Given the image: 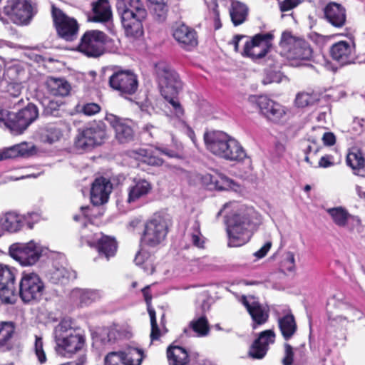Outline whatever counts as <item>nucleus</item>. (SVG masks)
Segmentation results:
<instances>
[{"mask_svg":"<svg viewBox=\"0 0 365 365\" xmlns=\"http://www.w3.org/2000/svg\"><path fill=\"white\" fill-rule=\"evenodd\" d=\"M152 189V184L147 180L134 178L127 189V202L132 204L138 202L145 197Z\"/></svg>","mask_w":365,"mask_h":365,"instance_id":"obj_28","label":"nucleus"},{"mask_svg":"<svg viewBox=\"0 0 365 365\" xmlns=\"http://www.w3.org/2000/svg\"><path fill=\"white\" fill-rule=\"evenodd\" d=\"M327 212L336 226L347 228L350 231L360 232V219L349 214L344 207L339 206L329 208Z\"/></svg>","mask_w":365,"mask_h":365,"instance_id":"obj_19","label":"nucleus"},{"mask_svg":"<svg viewBox=\"0 0 365 365\" xmlns=\"http://www.w3.org/2000/svg\"><path fill=\"white\" fill-rule=\"evenodd\" d=\"M327 21L332 26L341 28L346 22V11L341 5L335 2L329 3L324 9Z\"/></svg>","mask_w":365,"mask_h":365,"instance_id":"obj_31","label":"nucleus"},{"mask_svg":"<svg viewBox=\"0 0 365 365\" xmlns=\"http://www.w3.org/2000/svg\"><path fill=\"white\" fill-rule=\"evenodd\" d=\"M299 4V0H284L280 4V9L282 11L292 9Z\"/></svg>","mask_w":365,"mask_h":365,"instance_id":"obj_62","label":"nucleus"},{"mask_svg":"<svg viewBox=\"0 0 365 365\" xmlns=\"http://www.w3.org/2000/svg\"><path fill=\"white\" fill-rule=\"evenodd\" d=\"M106 35L98 30L86 31L81 37L78 49L91 57H98L103 53Z\"/></svg>","mask_w":365,"mask_h":365,"instance_id":"obj_14","label":"nucleus"},{"mask_svg":"<svg viewBox=\"0 0 365 365\" xmlns=\"http://www.w3.org/2000/svg\"><path fill=\"white\" fill-rule=\"evenodd\" d=\"M246 157V152L240 143L235 138L230 137L222 158L230 161H242Z\"/></svg>","mask_w":365,"mask_h":365,"instance_id":"obj_33","label":"nucleus"},{"mask_svg":"<svg viewBox=\"0 0 365 365\" xmlns=\"http://www.w3.org/2000/svg\"><path fill=\"white\" fill-rule=\"evenodd\" d=\"M330 53L334 60L346 65L354 60V46L351 42L341 41L332 45Z\"/></svg>","mask_w":365,"mask_h":365,"instance_id":"obj_30","label":"nucleus"},{"mask_svg":"<svg viewBox=\"0 0 365 365\" xmlns=\"http://www.w3.org/2000/svg\"><path fill=\"white\" fill-rule=\"evenodd\" d=\"M173 36L186 49H190L197 44L195 31L184 24L177 23L174 25Z\"/></svg>","mask_w":365,"mask_h":365,"instance_id":"obj_29","label":"nucleus"},{"mask_svg":"<svg viewBox=\"0 0 365 365\" xmlns=\"http://www.w3.org/2000/svg\"><path fill=\"white\" fill-rule=\"evenodd\" d=\"M72 277V273L65 267L56 268L52 272V279L55 282H63L64 279Z\"/></svg>","mask_w":365,"mask_h":365,"instance_id":"obj_50","label":"nucleus"},{"mask_svg":"<svg viewBox=\"0 0 365 365\" xmlns=\"http://www.w3.org/2000/svg\"><path fill=\"white\" fill-rule=\"evenodd\" d=\"M168 232V221L161 215H155L145 225L143 240L150 247L160 245Z\"/></svg>","mask_w":365,"mask_h":365,"instance_id":"obj_11","label":"nucleus"},{"mask_svg":"<svg viewBox=\"0 0 365 365\" xmlns=\"http://www.w3.org/2000/svg\"><path fill=\"white\" fill-rule=\"evenodd\" d=\"M275 334L272 330L262 331L250 348V356L257 359H262L267 354L269 345L273 344Z\"/></svg>","mask_w":365,"mask_h":365,"instance_id":"obj_27","label":"nucleus"},{"mask_svg":"<svg viewBox=\"0 0 365 365\" xmlns=\"http://www.w3.org/2000/svg\"><path fill=\"white\" fill-rule=\"evenodd\" d=\"M143 356L141 350L129 347L123 351L108 353L104 359L105 365H140Z\"/></svg>","mask_w":365,"mask_h":365,"instance_id":"obj_18","label":"nucleus"},{"mask_svg":"<svg viewBox=\"0 0 365 365\" xmlns=\"http://www.w3.org/2000/svg\"><path fill=\"white\" fill-rule=\"evenodd\" d=\"M194 231L191 235V239L193 245L199 248H202L205 243V238L200 231V225L198 222H195L194 226Z\"/></svg>","mask_w":365,"mask_h":365,"instance_id":"obj_52","label":"nucleus"},{"mask_svg":"<svg viewBox=\"0 0 365 365\" xmlns=\"http://www.w3.org/2000/svg\"><path fill=\"white\" fill-rule=\"evenodd\" d=\"M34 145L27 143H21L4 149L0 154L2 159L13 158L19 156L29 155L34 149Z\"/></svg>","mask_w":365,"mask_h":365,"instance_id":"obj_36","label":"nucleus"},{"mask_svg":"<svg viewBox=\"0 0 365 365\" xmlns=\"http://www.w3.org/2000/svg\"><path fill=\"white\" fill-rule=\"evenodd\" d=\"M103 293L100 289H76L72 292V297L79 300L81 304H89L102 298Z\"/></svg>","mask_w":365,"mask_h":365,"instance_id":"obj_38","label":"nucleus"},{"mask_svg":"<svg viewBox=\"0 0 365 365\" xmlns=\"http://www.w3.org/2000/svg\"><path fill=\"white\" fill-rule=\"evenodd\" d=\"M183 146L181 143L176 144V150H171L167 148L160 150L163 153L168 155L170 158H182Z\"/></svg>","mask_w":365,"mask_h":365,"instance_id":"obj_55","label":"nucleus"},{"mask_svg":"<svg viewBox=\"0 0 365 365\" xmlns=\"http://www.w3.org/2000/svg\"><path fill=\"white\" fill-rule=\"evenodd\" d=\"M26 78V71L24 66L19 63H15L8 66L4 73L5 82L17 81L24 83Z\"/></svg>","mask_w":365,"mask_h":365,"instance_id":"obj_39","label":"nucleus"},{"mask_svg":"<svg viewBox=\"0 0 365 365\" xmlns=\"http://www.w3.org/2000/svg\"><path fill=\"white\" fill-rule=\"evenodd\" d=\"M155 71L162 96L170 105L175 115L180 118L184 111L176 98L181 88L178 75L169 65L163 62L156 64Z\"/></svg>","mask_w":365,"mask_h":365,"instance_id":"obj_3","label":"nucleus"},{"mask_svg":"<svg viewBox=\"0 0 365 365\" xmlns=\"http://www.w3.org/2000/svg\"><path fill=\"white\" fill-rule=\"evenodd\" d=\"M52 17L59 36L66 41H73L76 38L78 24L74 18L68 16L54 6H52Z\"/></svg>","mask_w":365,"mask_h":365,"instance_id":"obj_13","label":"nucleus"},{"mask_svg":"<svg viewBox=\"0 0 365 365\" xmlns=\"http://www.w3.org/2000/svg\"><path fill=\"white\" fill-rule=\"evenodd\" d=\"M24 225L26 224L29 229H32L34 225L41 220V215L36 212H28L23 215Z\"/></svg>","mask_w":365,"mask_h":365,"instance_id":"obj_54","label":"nucleus"},{"mask_svg":"<svg viewBox=\"0 0 365 365\" xmlns=\"http://www.w3.org/2000/svg\"><path fill=\"white\" fill-rule=\"evenodd\" d=\"M169 365H187L189 356L187 351L179 346H170L167 350Z\"/></svg>","mask_w":365,"mask_h":365,"instance_id":"obj_37","label":"nucleus"},{"mask_svg":"<svg viewBox=\"0 0 365 365\" xmlns=\"http://www.w3.org/2000/svg\"><path fill=\"white\" fill-rule=\"evenodd\" d=\"M93 16L90 20L96 22H106L112 16L110 6L108 0H98L93 4Z\"/></svg>","mask_w":365,"mask_h":365,"instance_id":"obj_35","label":"nucleus"},{"mask_svg":"<svg viewBox=\"0 0 365 365\" xmlns=\"http://www.w3.org/2000/svg\"><path fill=\"white\" fill-rule=\"evenodd\" d=\"M42 247L31 240L27 243H16L9 247L10 256L22 266H32L39 259Z\"/></svg>","mask_w":365,"mask_h":365,"instance_id":"obj_10","label":"nucleus"},{"mask_svg":"<svg viewBox=\"0 0 365 365\" xmlns=\"http://www.w3.org/2000/svg\"><path fill=\"white\" fill-rule=\"evenodd\" d=\"M41 135L42 140L52 143L60 138L61 133L55 126L48 125L42 130Z\"/></svg>","mask_w":365,"mask_h":365,"instance_id":"obj_47","label":"nucleus"},{"mask_svg":"<svg viewBox=\"0 0 365 365\" xmlns=\"http://www.w3.org/2000/svg\"><path fill=\"white\" fill-rule=\"evenodd\" d=\"M77 108L79 112H81L88 116L95 115L101 110L100 106L95 103H86L81 106L78 105Z\"/></svg>","mask_w":365,"mask_h":365,"instance_id":"obj_51","label":"nucleus"},{"mask_svg":"<svg viewBox=\"0 0 365 365\" xmlns=\"http://www.w3.org/2000/svg\"><path fill=\"white\" fill-rule=\"evenodd\" d=\"M113 242L115 243V250L113 252H110V249H109V247H108V245H105V251H107L108 252V255L106 253V252L104 251H101L100 249H99V242H97V243L95 245V248L98 250V253L101 255H104L107 259H108L109 257H113L115 252H116V250H117V242L115 240V239L113 238Z\"/></svg>","mask_w":365,"mask_h":365,"instance_id":"obj_60","label":"nucleus"},{"mask_svg":"<svg viewBox=\"0 0 365 365\" xmlns=\"http://www.w3.org/2000/svg\"><path fill=\"white\" fill-rule=\"evenodd\" d=\"M6 86L4 87L3 92L8 96L12 98H18L23 89V83L17 81L5 82Z\"/></svg>","mask_w":365,"mask_h":365,"instance_id":"obj_48","label":"nucleus"},{"mask_svg":"<svg viewBox=\"0 0 365 365\" xmlns=\"http://www.w3.org/2000/svg\"><path fill=\"white\" fill-rule=\"evenodd\" d=\"M44 284L34 272H23L19 284V294L25 302L38 301L43 296Z\"/></svg>","mask_w":365,"mask_h":365,"instance_id":"obj_12","label":"nucleus"},{"mask_svg":"<svg viewBox=\"0 0 365 365\" xmlns=\"http://www.w3.org/2000/svg\"><path fill=\"white\" fill-rule=\"evenodd\" d=\"M282 266L289 272H292L295 268V259L294 255L289 252L286 253L285 258L283 260Z\"/></svg>","mask_w":365,"mask_h":365,"instance_id":"obj_56","label":"nucleus"},{"mask_svg":"<svg viewBox=\"0 0 365 365\" xmlns=\"http://www.w3.org/2000/svg\"><path fill=\"white\" fill-rule=\"evenodd\" d=\"M151 9L153 10L154 13L158 16L160 20L163 19L167 12L166 1L155 6Z\"/></svg>","mask_w":365,"mask_h":365,"instance_id":"obj_58","label":"nucleus"},{"mask_svg":"<svg viewBox=\"0 0 365 365\" xmlns=\"http://www.w3.org/2000/svg\"><path fill=\"white\" fill-rule=\"evenodd\" d=\"M280 46L287 52V58L289 60H309L312 56V49L308 42L294 36L290 32L285 31L282 34Z\"/></svg>","mask_w":365,"mask_h":365,"instance_id":"obj_8","label":"nucleus"},{"mask_svg":"<svg viewBox=\"0 0 365 365\" xmlns=\"http://www.w3.org/2000/svg\"><path fill=\"white\" fill-rule=\"evenodd\" d=\"M249 99L257 106L260 113L272 123L282 124L288 121L291 117V111L288 108L267 96H252Z\"/></svg>","mask_w":365,"mask_h":365,"instance_id":"obj_7","label":"nucleus"},{"mask_svg":"<svg viewBox=\"0 0 365 365\" xmlns=\"http://www.w3.org/2000/svg\"><path fill=\"white\" fill-rule=\"evenodd\" d=\"M46 85L48 92L54 96H66L71 90L70 83L64 78L50 77L46 80Z\"/></svg>","mask_w":365,"mask_h":365,"instance_id":"obj_34","label":"nucleus"},{"mask_svg":"<svg viewBox=\"0 0 365 365\" xmlns=\"http://www.w3.org/2000/svg\"><path fill=\"white\" fill-rule=\"evenodd\" d=\"M242 302L252 317L253 329L267 322L269 316V309L267 306L260 304L253 297H243Z\"/></svg>","mask_w":365,"mask_h":365,"instance_id":"obj_21","label":"nucleus"},{"mask_svg":"<svg viewBox=\"0 0 365 365\" xmlns=\"http://www.w3.org/2000/svg\"><path fill=\"white\" fill-rule=\"evenodd\" d=\"M279 327L284 339H289L297 331V324L292 314H287L278 320Z\"/></svg>","mask_w":365,"mask_h":365,"instance_id":"obj_41","label":"nucleus"},{"mask_svg":"<svg viewBox=\"0 0 365 365\" xmlns=\"http://www.w3.org/2000/svg\"><path fill=\"white\" fill-rule=\"evenodd\" d=\"M106 138L104 124L97 123L79 131L76 145L78 148L88 149L103 143Z\"/></svg>","mask_w":365,"mask_h":365,"instance_id":"obj_16","label":"nucleus"},{"mask_svg":"<svg viewBox=\"0 0 365 365\" xmlns=\"http://www.w3.org/2000/svg\"><path fill=\"white\" fill-rule=\"evenodd\" d=\"M130 155L138 160H143L146 162V160L143 159V158L148 156V151L145 149L132 150L130 152Z\"/></svg>","mask_w":365,"mask_h":365,"instance_id":"obj_63","label":"nucleus"},{"mask_svg":"<svg viewBox=\"0 0 365 365\" xmlns=\"http://www.w3.org/2000/svg\"><path fill=\"white\" fill-rule=\"evenodd\" d=\"M35 354L40 363H44L46 361V356L43 350L42 339L38 336H36L35 341Z\"/></svg>","mask_w":365,"mask_h":365,"instance_id":"obj_53","label":"nucleus"},{"mask_svg":"<svg viewBox=\"0 0 365 365\" xmlns=\"http://www.w3.org/2000/svg\"><path fill=\"white\" fill-rule=\"evenodd\" d=\"M334 164V158L330 155L322 156L319 161V166L324 168L331 167Z\"/></svg>","mask_w":365,"mask_h":365,"instance_id":"obj_59","label":"nucleus"},{"mask_svg":"<svg viewBox=\"0 0 365 365\" xmlns=\"http://www.w3.org/2000/svg\"><path fill=\"white\" fill-rule=\"evenodd\" d=\"M148 287H145L143 289V295L145 297V300L146 302L147 306H148V312L150 315V324H151V333H150V339L151 341L154 340H157L160 337V330L158 327L157 322H156V317H155V312L153 309V308L151 307L150 302H151V295L148 294Z\"/></svg>","mask_w":365,"mask_h":365,"instance_id":"obj_42","label":"nucleus"},{"mask_svg":"<svg viewBox=\"0 0 365 365\" xmlns=\"http://www.w3.org/2000/svg\"><path fill=\"white\" fill-rule=\"evenodd\" d=\"M200 180L203 185L210 190H240V185L225 175L214 173L213 174L206 173L200 176Z\"/></svg>","mask_w":365,"mask_h":365,"instance_id":"obj_22","label":"nucleus"},{"mask_svg":"<svg viewBox=\"0 0 365 365\" xmlns=\"http://www.w3.org/2000/svg\"><path fill=\"white\" fill-rule=\"evenodd\" d=\"M293 350L292 347L288 344H284V356L282 359V364L283 365H292L293 362Z\"/></svg>","mask_w":365,"mask_h":365,"instance_id":"obj_57","label":"nucleus"},{"mask_svg":"<svg viewBox=\"0 0 365 365\" xmlns=\"http://www.w3.org/2000/svg\"><path fill=\"white\" fill-rule=\"evenodd\" d=\"M248 9L247 6L238 1H233L230 9L231 20L235 26L242 24L246 19Z\"/></svg>","mask_w":365,"mask_h":365,"instance_id":"obj_40","label":"nucleus"},{"mask_svg":"<svg viewBox=\"0 0 365 365\" xmlns=\"http://www.w3.org/2000/svg\"><path fill=\"white\" fill-rule=\"evenodd\" d=\"M227 213L228 245L240 247L247 243L262 222L261 215L252 207L237 202L225 203L219 212Z\"/></svg>","mask_w":365,"mask_h":365,"instance_id":"obj_1","label":"nucleus"},{"mask_svg":"<svg viewBox=\"0 0 365 365\" xmlns=\"http://www.w3.org/2000/svg\"><path fill=\"white\" fill-rule=\"evenodd\" d=\"M230 136L222 131H211L205 133L204 140L207 150L222 158Z\"/></svg>","mask_w":365,"mask_h":365,"instance_id":"obj_25","label":"nucleus"},{"mask_svg":"<svg viewBox=\"0 0 365 365\" xmlns=\"http://www.w3.org/2000/svg\"><path fill=\"white\" fill-rule=\"evenodd\" d=\"M14 270L7 265L0 264V298L11 303L14 293Z\"/></svg>","mask_w":365,"mask_h":365,"instance_id":"obj_23","label":"nucleus"},{"mask_svg":"<svg viewBox=\"0 0 365 365\" xmlns=\"http://www.w3.org/2000/svg\"><path fill=\"white\" fill-rule=\"evenodd\" d=\"M54 339L58 351L63 354H74L85 346V337L79 329L63 321L54 329Z\"/></svg>","mask_w":365,"mask_h":365,"instance_id":"obj_5","label":"nucleus"},{"mask_svg":"<svg viewBox=\"0 0 365 365\" xmlns=\"http://www.w3.org/2000/svg\"><path fill=\"white\" fill-rule=\"evenodd\" d=\"M36 106L29 104L18 113L0 111V127L4 126L14 135L21 134L38 117Z\"/></svg>","mask_w":365,"mask_h":365,"instance_id":"obj_6","label":"nucleus"},{"mask_svg":"<svg viewBox=\"0 0 365 365\" xmlns=\"http://www.w3.org/2000/svg\"><path fill=\"white\" fill-rule=\"evenodd\" d=\"M23 215L10 211L0 216V227L2 230L11 233L17 232L24 227Z\"/></svg>","mask_w":365,"mask_h":365,"instance_id":"obj_32","label":"nucleus"},{"mask_svg":"<svg viewBox=\"0 0 365 365\" xmlns=\"http://www.w3.org/2000/svg\"><path fill=\"white\" fill-rule=\"evenodd\" d=\"M155 71L162 96L170 105L175 115L180 118L184 111L176 98L181 88L178 75L169 65L163 62L156 64Z\"/></svg>","mask_w":365,"mask_h":365,"instance_id":"obj_2","label":"nucleus"},{"mask_svg":"<svg viewBox=\"0 0 365 365\" xmlns=\"http://www.w3.org/2000/svg\"><path fill=\"white\" fill-rule=\"evenodd\" d=\"M109 84L121 94H133L138 88L137 77L128 70L115 72L109 78Z\"/></svg>","mask_w":365,"mask_h":365,"instance_id":"obj_17","label":"nucleus"},{"mask_svg":"<svg viewBox=\"0 0 365 365\" xmlns=\"http://www.w3.org/2000/svg\"><path fill=\"white\" fill-rule=\"evenodd\" d=\"M113 189L110 182L105 178L96 179L91 190V200L94 205H101L108 202Z\"/></svg>","mask_w":365,"mask_h":365,"instance_id":"obj_24","label":"nucleus"},{"mask_svg":"<svg viewBox=\"0 0 365 365\" xmlns=\"http://www.w3.org/2000/svg\"><path fill=\"white\" fill-rule=\"evenodd\" d=\"M14 333V327L11 323L3 322L0 327V350L4 349L6 342Z\"/></svg>","mask_w":365,"mask_h":365,"instance_id":"obj_49","label":"nucleus"},{"mask_svg":"<svg viewBox=\"0 0 365 365\" xmlns=\"http://www.w3.org/2000/svg\"><path fill=\"white\" fill-rule=\"evenodd\" d=\"M96 227L93 225L89 224L81 230V239L83 243L87 244L91 247H94L97 242H99V249L105 252V245H108L110 252L115 250V243L113 238L109 236L103 235L101 232H94ZM106 253L108 255L107 251Z\"/></svg>","mask_w":365,"mask_h":365,"instance_id":"obj_20","label":"nucleus"},{"mask_svg":"<svg viewBox=\"0 0 365 365\" xmlns=\"http://www.w3.org/2000/svg\"><path fill=\"white\" fill-rule=\"evenodd\" d=\"M134 262L136 265L142 266L147 273L152 274L154 272L153 257L146 250H140L136 254Z\"/></svg>","mask_w":365,"mask_h":365,"instance_id":"obj_43","label":"nucleus"},{"mask_svg":"<svg viewBox=\"0 0 365 365\" xmlns=\"http://www.w3.org/2000/svg\"><path fill=\"white\" fill-rule=\"evenodd\" d=\"M5 14L16 24H28L36 13L35 0H8Z\"/></svg>","mask_w":365,"mask_h":365,"instance_id":"obj_9","label":"nucleus"},{"mask_svg":"<svg viewBox=\"0 0 365 365\" xmlns=\"http://www.w3.org/2000/svg\"><path fill=\"white\" fill-rule=\"evenodd\" d=\"M322 140L327 145H333L335 143V135L332 133H325L323 135Z\"/></svg>","mask_w":365,"mask_h":365,"instance_id":"obj_64","label":"nucleus"},{"mask_svg":"<svg viewBox=\"0 0 365 365\" xmlns=\"http://www.w3.org/2000/svg\"><path fill=\"white\" fill-rule=\"evenodd\" d=\"M272 247V242H267L259 250L254 253V256L257 259H262L266 256L267 252L269 251Z\"/></svg>","mask_w":365,"mask_h":365,"instance_id":"obj_61","label":"nucleus"},{"mask_svg":"<svg viewBox=\"0 0 365 365\" xmlns=\"http://www.w3.org/2000/svg\"><path fill=\"white\" fill-rule=\"evenodd\" d=\"M106 120L115 130V138L120 143H128L133 139V131L127 120L113 114L107 115Z\"/></svg>","mask_w":365,"mask_h":365,"instance_id":"obj_26","label":"nucleus"},{"mask_svg":"<svg viewBox=\"0 0 365 365\" xmlns=\"http://www.w3.org/2000/svg\"><path fill=\"white\" fill-rule=\"evenodd\" d=\"M319 101L317 93L313 92H300L298 93L294 99V105L297 108H305L314 105Z\"/></svg>","mask_w":365,"mask_h":365,"instance_id":"obj_44","label":"nucleus"},{"mask_svg":"<svg viewBox=\"0 0 365 365\" xmlns=\"http://www.w3.org/2000/svg\"><path fill=\"white\" fill-rule=\"evenodd\" d=\"M272 38L270 34L254 36L245 44L242 55L255 61L264 57L272 46Z\"/></svg>","mask_w":365,"mask_h":365,"instance_id":"obj_15","label":"nucleus"},{"mask_svg":"<svg viewBox=\"0 0 365 365\" xmlns=\"http://www.w3.org/2000/svg\"><path fill=\"white\" fill-rule=\"evenodd\" d=\"M362 153L356 149L350 151L346 156V163L352 169H359L364 165Z\"/></svg>","mask_w":365,"mask_h":365,"instance_id":"obj_45","label":"nucleus"},{"mask_svg":"<svg viewBox=\"0 0 365 365\" xmlns=\"http://www.w3.org/2000/svg\"><path fill=\"white\" fill-rule=\"evenodd\" d=\"M123 8L118 7L121 21L127 36L138 37L143 34V21L147 12L140 0H123Z\"/></svg>","mask_w":365,"mask_h":365,"instance_id":"obj_4","label":"nucleus"},{"mask_svg":"<svg viewBox=\"0 0 365 365\" xmlns=\"http://www.w3.org/2000/svg\"><path fill=\"white\" fill-rule=\"evenodd\" d=\"M190 327L200 336H206L210 331L208 322L204 316L193 319L190 322Z\"/></svg>","mask_w":365,"mask_h":365,"instance_id":"obj_46","label":"nucleus"}]
</instances>
